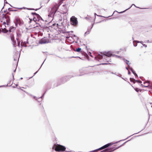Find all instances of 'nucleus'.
<instances>
[{
    "label": "nucleus",
    "instance_id": "nucleus-1",
    "mask_svg": "<svg viewBox=\"0 0 152 152\" xmlns=\"http://www.w3.org/2000/svg\"><path fill=\"white\" fill-rule=\"evenodd\" d=\"M101 54H98L96 56L94 57V59L96 60L99 61L103 58V55L104 56V59H105V57L107 58H108V57H110L112 56V54L110 52H104L103 53L101 52Z\"/></svg>",
    "mask_w": 152,
    "mask_h": 152
},
{
    "label": "nucleus",
    "instance_id": "nucleus-2",
    "mask_svg": "<svg viewBox=\"0 0 152 152\" xmlns=\"http://www.w3.org/2000/svg\"><path fill=\"white\" fill-rule=\"evenodd\" d=\"M53 148H54L56 151L58 152H63L66 150V148L65 146L58 144L54 145Z\"/></svg>",
    "mask_w": 152,
    "mask_h": 152
},
{
    "label": "nucleus",
    "instance_id": "nucleus-3",
    "mask_svg": "<svg viewBox=\"0 0 152 152\" xmlns=\"http://www.w3.org/2000/svg\"><path fill=\"white\" fill-rule=\"evenodd\" d=\"M122 145H121L118 147L116 148H109L105 149L104 150L101 151L100 152H112L113 151L118 149L119 147L121 146Z\"/></svg>",
    "mask_w": 152,
    "mask_h": 152
},
{
    "label": "nucleus",
    "instance_id": "nucleus-4",
    "mask_svg": "<svg viewBox=\"0 0 152 152\" xmlns=\"http://www.w3.org/2000/svg\"><path fill=\"white\" fill-rule=\"evenodd\" d=\"M70 21L72 24L74 25H77L78 23L77 18L74 16H72L71 17Z\"/></svg>",
    "mask_w": 152,
    "mask_h": 152
},
{
    "label": "nucleus",
    "instance_id": "nucleus-5",
    "mask_svg": "<svg viewBox=\"0 0 152 152\" xmlns=\"http://www.w3.org/2000/svg\"><path fill=\"white\" fill-rule=\"evenodd\" d=\"M49 42L48 39L47 37H44L39 40V43L40 44L47 43Z\"/></svg>",
    "mask_w": 152,
    "mask_h": 152
},
{
    "label": "nucleus",
    "instance_id": "nucleus-6",
    "mask_svg": "<svg viewBox=\"0 0 152 152\" xmlns=\"http://www.w3.org/2000/svg\"><path fill=\"white\" fill-rule=\"evenodd\" d=\"M122 141V140H119L118 141H117V142H115V143H108V144H107L104 145L103 146V147H104V148L105 149V148H107L108 147H109L111 145H113L114 144H115V143H118V142L121 141Z\"/></svg>",
    "mask_w": 152,
    "mask_h": 152
},
{
    "label": "nucleus",
    "instance_id": "nucleus-7",
    "mask_svg": "<svg viewBox=\"0 0 152 152\" xmlns=\"http://www.w3.org/2000/svg\"><path fill=\"white\" fill-rule=\"evenodd\" d=\"M47 90H46V91L43 94V95L41 96L40 97H39V98H37V97H36V96H33V98L35 99L38 102H40V101H39L38 100V99H40L41 100H42V99H43V97L45 94L46 92V91H47Z\"/></svg>",
    "mask_w": 152,
    "mask_h": 152
},
{
    "label": "nucleus",
    "instance_id": "nucleus-8",
    "mask_svg": "<svg viewBox=\"0 0 152 152\" xmlns=\"http://www.w3.org/2000/svg\"><path fill=\"white\" fill-rule=\"evenodd\" d=\"M20 57V54H19L18 53H16L14 56V60L15 61H17L18 60H19V58Z\"/></svg>",
    "mask_w": 152,
    "mask_h": 152
},
{
    "label": "nucleus",
    "instance_id": "nucleus-9",
    "mask_svg": "<svg viewBox=\"0 0 152 152\" xmlns=\"http://www.w3.org/2000/svg\"><path fill=\"white\" fill-rule=\"evenodd\" d=\"M103 147V146H102L99 148H98V149H95V150L90 151V152H96L99 151L104 149V147Z\"/></svg>",
    "mask_w": 152,
    "mask_h": 152
},
{
    "label": "nucleus",
    "instance_id": "nucleus-10",
    "mask_svg": "<svg viewBox=\"0 0 152 152\" xmlns=\"http://www.w3.org/2000/svg\"><path fill=\"white\" fill-rule=\"evenodd\" d=\"M128 10V9H126V10H125L124 11H122V12H118V11H115L112 14V15H110V16H109L108 17H104L105 18H108L110 17H111V16H112L114 14L115 12H118V13H120V14H121V13H122L124 12H125V11H126V10Z\"/></svg>",
    "mask_w": 152,
    "mask_h": 152
},
{
    "label": "nucleus",
    "instance_id": "nucleus-11",
    "mask_svg": "<svg viewBox=\"0 0 152 152\" xmlns=\"http://www.w3.org/2000/svg\"><path fill=\"white\" fill-rule=\"evenodd\" d=\"M37 19V21H39L40 20H42L43 21V20L41 17L38 14L36 17Z\"/></svg>",
    "mask_w": 152,
    "mask_h": 152
},
{
    "label": "nucleus",
    "instance_id": "nucleus-12",
    "mask_svg": "<svg viewBox=\"0 0 152 152\" xmlns=\"http://www.w3.org/2000/svg\"><path fill=\"white\" fill-rule=\"evenodd\" d=\"M145 83H147L148 85L144 86H143V87H148L150 88L151 83H150V81H148V82L147 83H145V82L144 83V84H145Z\"/></svg>",
    "mask_w": 152,
    "mask_h": 152
},
{
    "label": "nucleus",
    "instance_id": "nucleus-13",
    "mask_svg": "<svg viewBox=\"0 0 152 152\" xmlns=\"http://www.w3.org/2000/svg\"><path fill=\"white\" fill-rule=\"evenodd\" d=\"M28 43V42H22L21 44V45L22 46H24L25 47H26L27 46L26 45V44Z\"/></svg>",
    "mask_w": 152,
    "mask_h": 152
},
{
    "label": "nucleus",
    "instance_id": "nucleus-14",
    "mask_svg": "<svg viewBox=\"0 0 152 152\" xmlns=\"http://www.w3.org/2000/svg\"><path fill=\"white\" fill-rule=\"evenodd\" d=\"M109 57H108V58H106L105 57V59H104V56H103V60L104 61H105L107 62L108 63L109 62H111V59H109L108 58Z\"/></svg>",
    "mask_w": 152,
    "mask_h": 152
},
{
    "label": "nucleus",
    "instance_id": "nucleus-15",
    "mask_svg": "<svg viewBox=\"0 0 152 152\" xmlns=\"http://www.w3.org/2000/svg\"><path fill=\"white\" fill-rule=\"evenodd\" d=\"M132 6H134L136 7V8H139V9H151V8H140V7H137V6H135V5L134 4H132L131 6L129 7V8H128V10L130 9L131 7H132Z\"/></svg>",
    "mask_w": 152,
    "mask_h": 152
},
{
    "label": "nucleus",
    "instance_id": "nucleus-16",
    "mask_svg": "<svg viewBox=\"0 0 152 152\" xmlns=\"http://www.w3.org/2000/svg\"><path fill=\"white\" fill-rule=\"evenodd\" d=\"M2 18H5L6 19H8V18H10V17L9 16L7 15H6V14H4V13L3 14H2Z\"/></svg>",
    "mask_w": 152,
    "mask_h": 152
},
{
    "label": "nucleus",
    "instance_id": "nucleus-17",
    "mask_svg": "<svg viewBox=\"0 0 152 152\" xmlns=\"http://www.w3.org/2000/svg\"><path fill=\"white\" fill-rule=\"evenodd\" d=\"M16 29V28L14 27L13 26H12L10 27V29H9V31L10 32L13 31H14Z\"/></svg>",
    "mask_w": 152,
    "mask_h": 152
},
{
    "label": "nucleus",
    "instance_id": "nucleus-18",
    "mask_svg": "<svg viewBox=\"0 0 152 152\" xmlns=\"http://www.w3.org/2000/svg\"><path fill=\"white\" fill-rule=\"evenodd\" d=\"M123 60L128 65L129 67V65L130 64V63H129V61L128 60H127L124 58H123Z\"/></svg>",
    "mask_w": 152,
    "mask_h": 152
},
{
    "label": "nucleus",
    "instance_id": "nucleus-19",
    "mask_svg": "<svg viewBox=\"0 0 152 152\" xmlns=\"http://www.w3.org/2000/svg\"><path fill=\"white\" fill-rule=\"evenodd\" d=\"M5 27H6L5 26H3L4 30H2V32L3 33H6L8 32V31L5 29Z\"/></svg>",
    "mask_w": 152,
    "mask_h": 152
},
{
    "label": "nucleus",
    "instance_id": "nucleus-20",
    "mask_svg": "<svg viewBox=\"0 0 152 152\" xmlns=\"http://www.w3.org/2000/svg\"><path fill=\"white\" fill-rule=\"evenodd\" d=\"M85 18L88 21H90L92 18L91 17L88 16V17H86Z\"/></svg>",
    "mask_w": 152,
    "mask_h": 152
},
{
    "label": "nucleus",
    "instance_id": "nucleus-21",
    "mask_svg": "<svg viewBox=\"0 0 152 152\" xmlns=\"http://www.w3.org/2000/svg\"><path fill=\"white\" fill-rule=\"evenodd\" d=\"M18 8L19 9H27V10H31V8H26V7H23V8Z\"/></svg>",
    "mask_w": 152,
    "mask_h": 152
},
{
    "label": "nucleus",
    "instance_id": "nucleus-22",
    "mask_svg": "<svg viewBox=\"0 0 152 152\" xmlns=\"http://www.w3.org/2000/svg\"><path fill=\"white\" fill-rule=\"evenodd\" d=\"M81 48H78L76 49L75 50L76 52H79L81 51Z\"/></svg>",
    "mask_w": 152,
    "mask_h": 152
},
{
    "label": "nucleus",
    "instance_id": "nucleus-23",
    "mask_svg": "<svg viewBox=\"0 0 152 152\" xmlns=\"http://www.w3.org/2000/svg\"><path fill=\"white\" fill-rule=\"evenodd\" d=\"M4 7V6L2 8L1 10V11L0 12V13L1 12V13H3V12L4 13H5L7 11V9L6 10H4V11H2V9H3Z\"/></svg>",
    "mask_w": 152,
    "mask_h": 152
},
{
    "label": "nucleus",
    "instance_id": "nucleus-24",
    "mask_svg": "<svg viewBox=\"0 0 152 152\" xmlns=\"http://www.w3.org/2000/svg\"><path fill=\"white\" fill-rule=\"evenodd\" d=\"M18 24L20 26H21L23 24V22L20 21L18 23Z\"/></svg>",
    "mask_w": 152,
    "mask_h": 152
},
{
    "label": "nucleus",
    "instance_id": "nucleus-25",
    "mask_svg": "<svg viewBox=\"0 0 152 152\" xmlns=\"http://www.w3.org/2000/svg\"><path fill=\"white\" fill-rule=\"evenodd\" d=\"M133 79H134L133 78H130V81L131 82H133L134 83H135V81H134V80Z\"/></svg>",
    "mask_w": 152,
    "mask_h": 152
},
{
    "label": "nucleus",
    "instance_id": "nucleus-26",
    "mask_svg": "<svg viewBox=\"0 0 152 152\" xmlns=\"http://www.w3.org/2000/svg\"><path fill=\"white\" fill-rule=\"evenodd\" d=\"M20 21V19H19L18 18H17L15 22L18 23Z\"/></svg>",
    "mask_w": 152,
    "mask_h": 152
},
{
    "label": "nucleus",
    "instance_id": "nucleus-27",
    "mask_svg": "<svg viewBox=\"0 0 152 152\" xmlns=\"http://www.w3.org/2000/svg\"><path fill=\"white\" fill-rule=\"evenodd\" d=\"M32 20H34L35 22H36V21H37V19L36 18V16L34 17Z\"/></svg>",
    "mask_w": 152,
    "mask_h": 152
},
{
    "label": "nucleus",
    "instance_id": "nucleus-28",
    "mask_svg": "<svg viewBox=\"0 0 152 152\" xmlns=\"http://www.w3.org/2000/svg\"><path fill=\"white\" fill-rule=\"evenodd\" d=\"M31 14L33 15H35L36 17L38 14L36 13V12H31Z\"/></svg>",
    "mask_w": 152,
    "mask_h": 152
},
{
    "label": "nucleus",
    "instance_id": "nucleus-29",
    "mask_svg": "<svg viewBox=\"0 0 152 152\" xmlns=\"http://www.w3.org/2000/svg\"><path fill=\"white\" fill-rule=\"evenodd\" d=\"M94 15H95V18H94V20L93 21V22H94V21H95V19L96 18V15L97 16H99V17H102L103 16H101V15H97L96 13H94Z\"/></svg>",
    "mask_w": 152,
    "mask_h": 152
},
{
    "label": "nucleus",
    "instance_id": "nucleus-30",
    "mask_svg": "<svg viewBox=\"0 0 152 152\" xmlns=\"http://www.w3.org/2000/svg\"><path fill=\"white\" fill-rule=\"evenodd\" d=\"M133 79L134 80V81H135L136 82H138L140 83H142V81L141 80H136L134 79Z\"/></svg>",
    "mask_w": 152,
    "mask_h": 152
},
{
    "label": "nucleus",
    "instance_id": "nucleus-31",
    "mask_svg": "<svg viewBox=\"0 0 152 152\" xmlns=\"http://www.w3.org/2000/svg\"><path fill=\"white\" fill-rule=\"evenodd\" d=\"M36 24H38L39 26H40L41 28H43L44 27L42 25V24L41 25V24H39V23H36Z\"/></svg>",
    "mask_w": 152,
    "mask_h": 152
},
{
    "label": "nucleus",
    "instance_id": "nucleus-32",
    "mask_svg": "<svg viewBox=\"0 0 152 152\" xmlns=\"http://www.w3.org/2000/svg\"><path fill=\"white\" fill-rule=\"evenodd\" d=\"M134 90L136 91L137 92H138L139 90L140 91V90L138 88H134Z\"/></svg>",
    "mask_w": 152,
    "mask_h": 152
},
{
    "label": "nucleus",
    "instance_id": "nucleus-33",
    "mask_svg": "<svg viewBox=\"0 0 152 152\" xmlns=\"http://www.w3.org/2000/svg\"><path fill=\"white\" fill-rule=\"evenodd\" d=\"M6 22H10V18H8V19H6Z\"/></svg>",
    "mask_w": 152,
    "mask_h": 152
},
{
    "label": "nucleus",
    "instance_id": "nucleus-34",
    "mask_svg": "<svg viewBox=\"0 0 152 152\" xmlns=\"http://www.w3.org/2000/svg\"><path fill=\"white\" fill-rule=\"evenodd\" d=\"M132 73L134 75V76H137V77L138 76L137 74L136 73V72H135L134 71L133 72H132Z\"/></svg>",
    "mask_w": 152,
    "mask_h": 152
},
{
    "label": "nucleus",
    "instance_id": "nucleus-35",
    "mask_svg": "<svg viewBox=\"0 0 152 152\" xmlns=\"http://www.w3.org/2000/svg\"><path fill=\"white\" fill-rule=\"evenodd\" d=\"M91 28L90 29H88V31L87 32H88V33H87V34H89L90 32L91 31Z\"/></svg>",
    "mask_w": 152,
    "mask_h": 152
},
{
    "label": "nucleus",
    "instance_id": "nucleus-36",
    "mask_svg": "<svg viewBox=\"0 0 152 152\" xmlns=\"http://www.w3.org/2000/svg\"><path fill=\"white\" fill-rule=\"evenodd\" d=\"M12 42L13 45L15 47V44L16 43V41L14 40Z\"/></svg>",
    "mask_w": 152,
    "mask_h": 152
},
{
    "label": "nucleus",
    "instance_id": "nucleus-37",
    "mask_svg": "<svg viewBox=\"0 0 152 152\" xmlns=\"http://www.w3.org/2000/svg\"><path fill=\"white\" fill-rule=\"evenodd\" d=\"M110 64V63H103L100 64V65H101V64H102V65H107V64Z\"/></svg>",
    "mask_w": 152,
    "mask_h": 152
},
{
    "label": "nucleus",
    "instance_id": "nucleus-38",
    "mask_svg": "<svg viewBox=\"0 0 152 152\" xmlns=\"http://www.w3.org/2000/svg\"><path fill=\"white\" fill-rule=\"evenodd\" d=\"M137 133H138V132H137V133H135V134H132V135H131V136H129V137H128L127 138H126V139H124V140H126V139H127L129 137H131V136H132L133 135H134V134H137Z\"/></svg>",
    "mask_w": 152,
    "mask_h": 152
},
{
    "label": "nucleus",
    "instance_id": "nucleus-39",
    "mask_svg": "<svg viewBox=\"0 0 152 152\" xmlns=\"http://www.w3.org/2000/svg\"><path fill=\"white\" fill-rule=\"evenodd\" d=\"M72 77V76H68L66 77H64V78H71Z\"/></svg>",
    "mask_w": 152,
    "mask_h": 152
},
{
    "label": "nucleus",
    "instance_id": "nucleus-40",
    "mask_svg": "<svg viewBox=\"0 0 152 152\" xmlns=\"http://www.w3.org/2000/svg\"><path fill=\"white\" fill-rule=\"evenodd\" d=\"M130 70H131L132 72H133V71H134L133 70V69H132V68L131 67H130Z\"/></svg>",
    "mask_w": 152,
    "mask_h": 152
},
{
    "label": "nucleus",
    "instance_id": "nucleus-41",
    "mask_svg": "<svg viewBox=\"0 0 152 152\" xmlns=\"http://www.w3.org/2000/svg\"><path fill=\"white\" fill-rule=\"evenodd\" d=\"M135 42L137 43H140V41H137V40H135L133 41V42Z\"/></svg>",
    "mask_w": 152,
    "mask_h": 152
},
{
    "label": "nucleus",
    "instance_id": "nucleus-42",
    "mask_svg": "<svg viewBox=\"0 0 152 152\" xmlns=\"http://www.w3.org/2000/svg\"><path fill=\"white\" fill-rule=\"evenodd\" d=\"M8 10L9 11H12L11 10H11V8H9L8 9Z\"/></svg>",
    "mask_w": 152,
    "mask_h": 152
},
{
    "label": "nucleus",
    "instance_id": "nucleus-43",
    "mask_svg": "<svg viewBox=\"0 0 152 152\" xmlns=\"http://www.w3.org/2000/svg\"><path fill=\"white\" fill-rule=\"evenodd\" d=\"M15 25L17 27V26H18V23H17L15 22Z\"/></svg>",
    "mask_w": 152,
    "mask_h": 152
},
{
    "label": "nucleus",
    "instance_id": "nucleus-44",
    "mask_svg": "<svg viewBox=\"0 0 152 152\" xmlns=\"http://www.w3.org/2000/svg\"><path fill=\"white\" fill-rule=\"evenodd\" d=\"M6 22L4 21L3 22V25H5L6 24Z\"/></svg>",
    "mask_w": 152,
    "mask_h": 152
},
{
    "label": "nucleus",
    "instance_id": "nucleus-45",
    "mask_svg": "<svg viewBox=\"0 0 152 152\" xmlns=\"http://www.w3.org/2000/svg\"><path fill=\"white\" fill-rule=\"evenodd\" d=\"M150 88L152 89V83L150 84Z\"/></svg>",
    "mask_w": 152,
    "mask_h": 152
},
{
    "label": "nucleus",
    "instance_id": "nucleus-46",
    "mask_svg": "<svg viewBox=\"0 0 152 152\" xmlns=\"http://www.w3.org/2000/svg\"><path fill=\"white\" fill-rule=\"evenodd\" d=\"M11 40H12V42L13 41H14V38H12V37L11 38Z\"/></svg>",
    "mask_w": 152,
    "mask_h": 152
},
{
    "label": "nucleus",
    "instance_id": "nucleus-47",
    "mask_svg": "<svg viewBox=\"0 0 152 152\" xmlns=\"http://www.w3.org/2000/svg\"><path fill=\"white\" fill-rule=\"evenodd\" d=\"M7 23V25H8V26H9L10 25V22H6Z\"/></svg>",
    "mask_w": 152,
    "mask_h": 152
},
{
    "label": "nucleus",
    "instance_id": "nucleus-48",
    "mask_svg": "<svg viewBox=\"0 0 152 152\" xmlns=\"http://www.w3.org/2000/svg\"><path fill=\"white\" fill-rule=\"evenodd\" d=\"M142 45L144 46L145 47H147V46L145 44H142Z\"/></svg>",
    "mask_w": 152,
    "mask_h": 152
},
{
    "label": "nucleus",
    "instance_id": "nucleus-49",
    "mask_svg": "<svg viewBox=\"0 0 152 152\" xmlns=\"http://www.w3.org/2000/svg\"><path fill=\"white\" fill-rule=\"evenodd\" d=\"M88 32H86L85 33L84 35L85 36H86V35H87V33H88Z\"/></svg>",
    "mask_w": 152,
    "mask_h": 152
},
{
    "label": "nucleus",
    "instance_id": "nucleus-50",
    "mask_svg": "<svg viewBox=\"0 0 152 152\" xmlns=\"http://www.w3.org/2000/svg\"><path fill=\"white\" fill-rule=\"evenodd\" d=\"M110 72H108L107 71H106L104 73L105 74H107L109 73Z\"/></svg>",
    "mask_w": 152,
    "mask_h": 152
},
{
    "label": "nucleus",
    "instance_id": "nucleus-51",
    "mask_svg": "<svg viewBox=\"0 0 152 152\" xmlns=\"http://www.w3.org/2000/svg\"><path fill=\"white\" fill-rule=\"evenodd\" d=\"M94 24L93 23H92V26L91 27V29H92V28H93V26H94Z\"/></svg>",
    "mask_w": 152,
    "mask_h": 152
},
{
    "label": "nucleus",
    "instance_id": "nucleus-52",
    "mask_svg": "<svg viewBox=\"0 0 152 152\" xmlns=\"http://www.w3.org/2000/svg\"><path fill=\"white\" fill-rule=\"evenodd\" d=\"M11 80H10L9 81V82L7 83V85H6V86H8V84L10 83L11 82Z\"/></svg>",
    "mask_w": 152,
    "mask_h": 152
},
{
    "label": "nucleus",
    "instance_id": "nucleus-53",
    "mask_svg": "<svg viewBox=\"0 0 152 152\" xmlns=\"http://www.w3.org/2000/svg\"><path fill=\"white\" fill-rule=\"evenodd\" d=\"M128 74L129 75H130L131 74V72L129 71V70L128 71Z\"/></svg>",
    "mask_w": 152,
    "mask_h": 152
},
{
    "label": "nucleus",
    "instance_id": "nucleus-54",
    "mask_svg": "<svg viewBox=\"0 0 152 152\" xmlns=\"http://www.w3.org/2000/svg\"><path fill=\"white\" fill-rule=\"evenodd\" d=\"M18 46H19L20 45V42H19L18 41Z\"/></svg>",
    "mask_w": 152,
    "mask_h": 152
},
{
    "label": "nucleus",
    "instance_id": "nucleus-55",
    "mask_svg": "<svg viewBox=\"0 0 152 152\" xmlns=\"http://www.w3.org/2000/svg\"><path fill=\"white\" fill-rule=\"evenodd\" d=\"M6 15H7V14L10 15V13H9V12H7L6 13Z\"/></svg>",
    "mask_w": 152,
    "mask_h": 152
},
{
    "label": "nucleus",
    "instance_id": "nucleus-56",
    "mask_svg": "<svg viewBox=\"0 0 152 152\" xmlns=\"http://www.w3.org/2000/svg\"><path fill=\"white\" fill-rule=\"evenodd\" d=\"M72 37H76V36H75V35H74H74H72Z\"/></svg>",
    "mask_w": 152,
    "mask_h": 152
},
{
    "label": "nucleus",
    "instance_id": "nucleus-57",
    "mask_svg": "<svg viewBox=\"0 0 152 152\" xmlns=\"http://www.w3.org/2000/svg\"><path fill=\"white\" fill-rule=\"evenodd\" d=\"M45 59L44 60V61H43V63H42V65H41V66H40V68L42 66V65H43V63H44V61H45Z\"/></svg>",
    "mask_w": 152,
    "mask_h": 152
},
{
    "label": "nucleus",
    "instance_id": "nucleus-58",
    "mask_svg": "<svg viewBox=\"0 0 152 152\" xmlns=\"http://www.w3.org/2000/svg\"><path fill=\"white\" fill-rule=\"evenodd\" d=\"M40 8H39V9H34V10L35 11H37V10H38Z\"/></svg>",
    "mask_w": 152,
    "mask_h": 152
},
{
    "label": "nucleus",
    "instance_id": "nucleus-59",
    "mask_svg": "<svg viewBox=\"0 0 152 152\" xmlns=\"http://www.w3.org/2000/svg\"><path fill=\"white\" fill-rule=\"evenodd\" d=\"M12 11H17L16 10H11Z\"/></svg>",
    "mask_w": 152,
    "mask_h": 152
},
{
    "label": "nucleus",
    "instance_id": "nucleus-60",
    "mask_svg": "<svg viewBox=\"0 0 152 152\" xmlns=\"http://www.w3.org/2000/svg\"><path fill=\"white\" fill-rule=\"evenodd\" d=\"M125 68L128 71L129 70L128 68L127 67H126Z\"/></svg>",
    "mask_w": 152,
    "mask_h": 152
},
{
    "label": "nucleus",
    "instance_id": "nucleus-61",
    "mask_svg": "<svg viewBox=\"0 0 152 152\" xmlns=\"http://www.w3.org/2000/svg\"><path fill=\"white\" fill-rule=\"evenodd\" d=\"M37 71L34 73V75H35L37 73Z\"/></svg>",
    "mask_w": 152,
    "mask_h": 152
},
{
    "label": "nucleus",
    "instance_id": "nucleus-62",
    "mask_svg": "<svg viewBox=\"0 0 152 152\" xmlns=\"http://www.w3.org/2000/svg\"><path fill=\"white\" fill-rule=\"evenodd\" d=\"M137 45V44H136V45H134V46L135 47H136Z\"/></svg>",
    "mask_w": 152,
    "mask_h": 152
},
{
    "label": "nucleus",
    "instance_id": "nucleus-63",
    "mask_svg": "<svg viewBox=\"0 0 152 152\" xmlns=\"http://www.w3.org/2000/svg\"><path fill=\"white\" fill-rule=\"evenodd\" d=\"M18 84H16L15 85V86H16L15 87H17V86H18Z\"/></svg>",
    "mask_w": 152,
    "mask_h": 152
},
{
    "label": "nucleus",
    "instance_id": "nucleus-64",
    "mask_svg": "<svg viewBox=\"0 0 152 152\" xmlns=\"http://www.w3.org/2000/svg\"><path fill=\"white\" fill-rule=\"evenodd\" d=\"M143 77H140V78L141 79H142V80H143L142 79V78Z\"/></svg>",
    "mask_w": 152,
    "mask_h": 152
}]
</instances>
